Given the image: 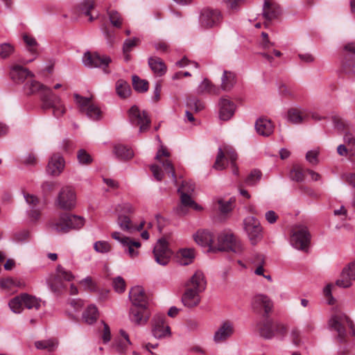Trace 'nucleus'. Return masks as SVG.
<instances>
[{"label": "nucleus", "mask_w": 355, "mask_h": 355, "mask_svg": "<svg viewBox=\"0 0 355 355\" xmlns=\"http://www.w3.org/2000/svg\"><path fill=\"white\" fill-rule=\"evenodd\" d=\"M329 326L331 330L337 332V338L340 343L345 340L346 326L352 330V336H355V327L349 318L343 313H336L331 316L329 321Z\"/></svg>", "instance_id": "nucleus-3"}, {"label": "nucleus", "mask_w": 355, "mask_h": 355, "mask_svg": "<svg viewBox=\"0 0 355 355\" xmlns=\"http://www.w3.org/2000/svg\"><path fill=\"white\" fill-rule=\"evenodd\" d=\"M234 200L232 198L229 200L218 199L217 200L218 205V209L221 214H225L230 212L233 208V203Z\"/></svg>", "instance_id": "nucleus-49"}, {"label": "nucleus", "mask_w": 355, "mask_h": 355, "mask_svg": "<svg viewBox=\"0 0 355 355\" xmlns=\"http://www.w3.org/2000/svg\"><path fill=\"white\" fill-rule=\"evenodd\" d=\"M187 106L195 112H200L205 107L204 104L195 97H189L187 99Z\"/></svg>", "instance_id": "nucleus-55"}, {"label": "nucleus", "mask_w": 355, "mask_h": 355, "mask_svg": "<svg viewBox=\"0 0 355 355\" xmlns=\"http://www.w3.org/2000/svg\"><path fill=\"white\" fill-rule=\"evenodd\" d=\"M281 14L279 5L270 0H265L263 6V16L265 19L271 21L277 19Z\"/></svg>", "instance_id": "nucleus-27"}, {"label": "nucleus", "mask_w": 355, "mask_h": 355, "mask_svg": "<svg viewBox=\"0 0 355 355\" xmlns=\"http://www.w3.org/2000/svg\"><path fill=\"white\" fill-rule=\"evenodd\" d=\"M23 300L24 307L28 309L38 310L41 306V300L29 294L23 293Z\"/></svg>", "instance_id": "nucleus-42"}, {"label": "nucleus", "mask_w": 355, "mask_h": 355, "mask_svg": "<svg viewBox=\"0 0 355 355\" xmlns=\"http://www.w3.org/2000/svg\"><path fill=\"white\" fill-rule=\"evenodd\" d=\"M221 80L222 89L224 91H230L236 83V76L231 71H224Z\"/></svg>", "instance_id": "nucleus-36"}, {"label": "nucleus", "mask_w": 355, "mask_h": 355, "mask_svg": "<svg viewBox=\"0 0 355 355\" xmlns=\"http://www.w3.org/2000/svg\"><path fill=\"white\" fill-rule=\"evenodd\" d=\"M24 284L12 277L0 279V287L3 289L11 291L15 287H24Z\"/></svg>", "instance_id": "nucleus-43"}, {"label": "nucleus", "mask_w": 355, "mask_h": 355, "mask_svg": "<svg viewBox=\"0 0 355 355\" xmlns=\"http://www.w3.org/2000/svg\"><path fill=\"white\" fill-rule=\"evenodd\" d=\"M113 239L119 242L124 249V252L132 259L137 257L139 254L141 243L125 236L119 232H113L111 234Z\"/></svg>", "instance_id": "nucleus-8"}, {"label": "nucleus", "mask_w": 355, "mask_h": 355, "mask_svg": "<svg viewBox=\"0 0 355 355\" xmlns=\"http://www.w3.org/2000/svg\"><path fill=\"white\" fill-rule=\"evenodd\" d=\"M222 21L223 15L217 9L204 8L200 11L198 22L202 28L209 29L218 27Z\"/></svg>", "instance_id": "nucleus-5"}, {"label": "nucleus", "mask_w": 355, "mask_h": 355, "mask_svg": "<svg viewBox=\"0 0 355 355\" xmlns=\"http://www.w3.org/2000/svg\"><path fill=\"white\" fill-rule=\"evenodd\" d=\"M76 197L73 189L70 187H64L60 191L56 203L64 210H71L76 206Z\"/></svg>", "instance_id": "nucleus-13"}, {"label": "nucleus", "mask_w": 355, "mask_h": 355, "mask_svg": "<svg viewBox=\"0 0 355 355\" xmlns=\"http://www.w3.org/2000/svg\"><path fill=\"white\" fill-rule=\"evenodd\" d=\"M65 162L59 153L53 154L49 158L46 171L51 176H58L64 171Z\"/></svg>", "instance_id": "nucleus-18"}, {"label": "nucleus", "mask_w": 355, "mask_h": 355, "mask_svg": "<svg viewBox=\"0 0 355 355\" xmlns=\"http://www.w3.org/2000/svg\"><path fill=\"white\" fill-rule=\"evenodd\" d=\"M129 297L132 306H147V297L142 287L137 286L132 288L129 293Z\"/></svg>", "instance_id": "nucleus-26"}, {"label": "nucleus", "mask_w": 355, "mask_h": 355, "mask_svg": "<svg viewBox=\"0 0 355 355\" xmlns=\"http://www.w3.org/2000/svg\"><path fill=\"white\" fill-rule=\"evenodd\" d=\"M10 78L17 83H23L28 77H33V73L20 65L12 66L10 71Z\"/></svg>", "instance_id": "nucleus-25"}, {"label": "nucleus", "mask_w": 355, "mask_h": 355, "mask_svg": "<svg viewBox=\"0 0 355 355\" xmlns=\"http://www.w3.org/2000/svg\"><path fill=\"white\" fill-rule=\"evenodd\" d=\"M111 24L116 28H121L123 24V18L119 12L114 10H107Z\"/></svg>", "instance_id": "nucleus-51"}, {"label": "nucleus", "mask_w": 355, "mask_h": 355, "mask_svg": "<svg viewBox=\"0 0 355 355\" xmlns=\"http://www.w3.org/2000/svg\"><path fill=\"white\" fill-rule=\"evenodd\" d=\"M113 286L118 293H123L125 290V282L123 278L119 276L113 279Z\"/></svg>", "instance_id": "nucleus-62"}, {"label": "nucleus", "mask_w": 355, "mask_h": 355, "mask_svg": "<svg viewBox=\"0 0 355 355\" xmlns=\"http://www.w3.org/2000/svg\"><path fill=\"white\" fill-rule=\"evenodd\" d=\"M23 40L26 44L29 47V51H31L32 53H35L36 52L35 47L37 45L35 39L31 36L25 34L23 36Z\"/></svg>", "instance_id": "nucleus-63"}, {"label": "nucleus", "mask_w": 355, "mask_h": 355, "mask_svg": "<svg viewBox=\"0 0 355 355\" xmlns=\"http://www.w3.org/2000/svg\"><path fill=\"white\" fill-rule=\"evenodd\" d=\"M76 103L78 105L80 111L85 113L89 119L98 121L102 118L100 108L92 103V98L83 97L78 94L73 95Z\"/></svg>", "instance_id": "nucleus-7"}, {"label": "nucleus", "mask_w": 355, "mask_h": 355, "mask_svg": "<svg viewBox=\"0 0 355 355\" xmlns=\"http://www.w3.org/2000/svg\"><path fill=\"white\" fill-rule=\"evenodd\" d=\"M309 112L297 107L290 108L287 112V120L293 124H300L309 117Z\"/></svg>", "instance_id": "nucleus-29"}, {"label": "nucleus", "mask_w": 355, "mask_h": 355, "mask_svg": "<svg viewBox=\"0 0 355 355\" xmlns=\"http://www.w3.org/2000/svg\"><path fill=\"white\" fill-rule=\"evenodd\" d=\"M254 329L265 339H272L276 335L284 336L286 333V328L283 324L273 321L268 315L263 316L257 321L254 324Z\"/></svg>", "instance_id": "nucleus-2"}, {"label": "nucleus", "mask_w": 355, "mask_h": 355, "mask_svg": "<svg viewBox=\"0 0 355 355\" xmlns=\"http://www.w3.org/2000/svg\"><path fill=\"white\" fill-rule=\"evenodd\" d=\"M117 224L121 230L125 232L132 233L135 230V225L132 223L130 218L125 215L119 216Z\"/></svg>", "instance_id": "nucleus-39"}, {"label": "nucleus", "mask_w": 355, "mask_h": 355, "mask_svg": "<svg viewBox=\"0 0 355 355\" xmlns=\"http://www.w3.org/2000/svg\"><path fill=\"white\" fill-rule=\"evenodd\" d=\"M10 309L15 313H20L24 309L23 293L13 297L9 302Z\"/></svg>", "instance_id": "nucleus-47"}, {"label": "nucleus", "mask_w": 355, "mask_h": 355, "mask_svg": "<svg viewBox=\"0 0 355 355\" xmlns=\"http://www.w3.org/2000/svg\"><path fill=\"white\" fill-rule=\"evenodd\" d=\"M196 242L202 246H209L210 250L213 251L214 236L207 230L198 231L194 235Z\"/></svg>", "instance_id": "nucleus-31"}, {"label": "nucleus", "mask_w": 355, "mask_h": 355, "mask_svg": "<svg viewBox=\"0 0 355 355\" xmlns=\"http://www.w3.org/2000/svg\"><path fill=\"white\" fill-rule=\"evenodd\" d=\"M216 251H232L235 253H241L243 251V246L233 234L223 232L218 234L217 244L213 248V252Z\"/></svg>", "instance_id": "nucleus-4"}, {"label": "nucleus", "mask_w": 355, "mask_h": 355, "mask_svg": "<svg viewBox=\"0 0 355 355\" xmlns=\"http://www.w3.org/2000/svg\"><path fill=\"white\" fill-rule=\"evenodd\" d=\"M200 292L191 289L190 287H185V291L182 296V302L188 308H193L198 306L200 302Z\"/></svg>", "instance_id": "nucleus-24"}, {"label": "nucleus", "mask_w": 355, "mask_h": 355, "mask_svg": "<svg viewBox=\"0 0 355 355\" xmlns=\"http://www.w3.org/2000/svg\"><path fill=\"white\" fill-rule=\"evenodd\" d=\"M94 250L100 253H107L111 250V245L107 241H96L94 245Z\"/></svg>", "instance_id": "nucleus-60"}, {"label": "nucleus", "mask_w": 355, "mask_h": 355, "mask_svg": "<svg viewBox=\"0 0 355 355\" xmlns=\"http://www.w3.org/2000/svg\"><path fill=\"white\" fill-rule=\"evenodd\" d=\"M172 251L165 239H160L157 241L153 249V254L155 261L161 265L166 266L168 263L172 256Z\"/></svg>", "instance_id": "nucleus-14"}, {"label": "nucleus", "mask_w": 355, "mask_h": 355, "mask_svg": "<svg viewBox=\"0 0 355 355\" xmlns=\"http://www.w3.org/2000/svg\"><path fill=\"white\" fill-rule=\"evenodd\" d=\"M252 307L259 312L263 311V316H267L272 311L273 303L269 297L259 294L252 299Z\"/></svg>", "instance_id": "nucleus-16"}, {"label": "nucleus", "mask_w": 355, "mask_h": 355, "mask_svg": "<svg viewBox=\"0 0 355 355\" xmlns=\"http://www.w3.org/2000/svg\"><path fill=\"white\" fill-rule=\"evenodd\" d=\"M170 156V153L164 146H161V148L157 151L155 159L157 160L164 167L165 171L170 173L173 181L177 182L175 169L171 162L168 159Z\"/></svg>", "instance_id": "nucleus-20"}, {"label": "nucleus", "mask_w": 355, "mask_h": 355, "mask_svg": "<svg viewBox=\"0 0 355 355\" xmlns=\"http://www.w3.org/2000/svg\"><path fill=\"white\" fill-rule=\"evenodd\" d=\"M207 286V281L202 272L197 270L191 278L185 283V287H190L198 292H203Z\"/></svg>", "instance_id": "nucleus-22"}, {"label": "nucleus", "mask_w": 355, "mask_h": 355, "mask_svg": "<svg viewBox=\"0 0 355 355\" xmlns=\"http://www.w3.org/2000/svg\"><path fill=\"white\" fill-rule=\"evenodd\" d=\"M179 263L182 266H187L193 262L194 252L192 249H181L177 254Z\"/></svg>", "instance_id": "nucleus-35"}, {"label": "nucleus", "mask_w": 355, "mask_h": 355, "mask_svg": "<svg viewBox=\"0 0 355 355\" xmlns=\"http://www.w3.org/2000/svg\"><path fill=\"white\" fill-rule=\"evenodd\" d=\"M178 192L180 193L181 203L183 206L191 207L195 210L202 209V207L192 200L189 194L182 191V189H178Z\"/></svg>", "instance_id": "nucleus-45"}, {"label": "nucleus", "mask_w": 355, "mask_h": 355, "mask_svg": "<svg viewBox=\"0 0 355 355\" xmlns=\"http://www.w3.org/2000/svg\"><path fill=\"white\" fill-rule=\"evenodd\" d=\"M83 62L87 67H101L105 73H109L106 68L111 62V58L105 55H101L96 52L87 51L83 55Z\"/></svg>", "instance_id": "nucleus-11"}, {"label": "nucleus", "mask_w": 355, "mask_h": 355, "mask_svg": "<svg viewBox=\"0 0 355 355\" xmlns=\"http://www.w3.org/2000/svg\"><path fill=\"white\" fill-rule=\"evenodd\" d=\"M255 130L261 136L268 137L274 130V125L272 121L264 117L258 119L255 122Z\"/></svg>", "instance_id": "nucleus-28"}, {"label": "nucleus", "mask_w": 355, "mask_h": 355, "mask_svg": "<svg viewBox=\"0 0 355 355\" xmlns=\"http://www.w3.org/2000/svg\"><path fill=\"white\" fill-rule=\"evenodd\" d=\"M128 115L131 124L139 126L140 132H144L148 130L150 119L146 111L140 110L137 105H132L128 110Z\"/></svg>", "instance_id": "nucleus-9"}, {"label": "nucleus", "mask_w": 355, "mask_h": 355, "mask_svg": "<svg viewBox=\"0 0 355 355\" xmlns=\"http://www.w3.org/2000/svg\"><path fill=\"white\" fill-rule=\"evenodd\" d=\"M219 118L223 121L230 119L234 114L236 106L229 98L223 97L218 103Z\"/></svg>", "instance_id": "nucleus-21"}, {"label": "nucleus", "mask_w": 355, "mask_h": 355, "mask_svg": "<svg viewBox=\"0 0 355 355\" xmlns=\"http://www.w3.org/2000/svg\"><path fill=\"white\" fill-rule=\"evenodd\" d=\"M199 93H213L216 94L217 89L214 85L207 79H205L198 86Z\"/></svg>", "instance_id": "nucleus-54"}, {"label": "nucleus", "mask_w": 355, "mask_h": 355, "mask_svg": "<svg viewBox=\"0 0 355 355\" xmlns=\"http://www.w3.org/2000/svg\"><path fill=\"white\" fill-rule=\"evenodd\" d=\"M237 154L231 146H225L223 148H219L214 168L216 170H223L226 167L225 161L230 160L234 174L237 175L239 169L235 164Z\"/></svg>", "instance_id": "nucleus-6"}, {"label": "nucleus", "mask_w": 355, "mask_h": 355, "mask_svg": "<svg viewBox=\"0 0 355 355\" xmlns=\"http://www.w3.org/2000/svg\"><path fill=\"white\" fill-rule=\"evenodd\" d=\"M234 332V325L229 321L224 322L214 335L216 343H223L230 338Z\"/></svg>", "instance_id": "nucleus-23"}, {"label": "nucleus", "mask_w": 355, "mask_h": 355, "mask_svg": "<svg viewBox=\"0 0 355 355\" xmlns=\"http://www.w3.org/2000/svg\"><path fill=\"white\" fill-rule=\"evenodd\" d=\"M311 234L306 227H299L291 237V245L297 250L306 251L310 243Z\"/></svg>", "instance_id": "nucleus-12"}, {"label": "nucleus", "mask_w": 355, "mask_h": 355, "mask_svg": "<svg viewBox=\"0 0 355 355\" xmlns=\"http://www.w3.org/2000/svg\"><path fill=\"white\" fill-rule=\"evenodd\" d=\"M14 51V46L10 43H3L0 45V57L1 58H7Z\"/></svg>", "instance_id": "nucleus-59"}, {"label": "nucleus", "mask_w": 355, "mask_h": 355, "mask_svg": "<svg viewBox=\"0 0 355 355\" xmlns=\"http://www.w3.org/2000/svg\"><path fill=\"white\" fill-rule=\"evenodd\" d=\"M94 0H84L78 5V11L80 14L89 17V21H92L94 18L90 15L92 10L94 8Z\"/></svg>", "instance_id": "nucleus-44"}, {"label": "nucleus", "mask_w": 355, "mask_h": 355, "mask_svg": "<svg viewBox=\"0 0 355 355\" xmlns=\"http://www.w3.org/2000/svg\"><path fill=\"white\" fill-rule=\"evenodd\" d=\"M152 332L156 338H162L171 334L169 326L165 324L164 315H155L153 319Z\"/></svg>", "instance_id": "nucleus-17"}, {"label": "nucleus", "mask_w": 355, "mask_h": 355, "mask_svg": "<svg viewBox=\"0 0 355 355\" xmlns=\"http://www.w3.org/2000/svg\"><path fill=\"white\" fill-rule=\"evenodd\" d=\"M132 86L135 91L139 93H144L148 89V82L146 80L141 79L138 76L134 75L132 77Z\"/></svg>", "instance_id": "nucleus-46"}, {"label": "nucleus", "mask_w": 355, "mask_h": 355, "mask_svg": "<svg viewBox=\"0 0 355 355\" xmlns=\"http://www.w3.org/2000/svg\"><path fill=\"white\" fill-rule=\"evenodd\" d=\"M77 159L80 164L84 165L90 164L93 162L92 156L85 149L78 151Z\"/></svg>", "instance_id": "nucleus-56"}, {"label": "nucleus", "mask_w": 355, "mask_h": 355, "mask_svg": "<svg viewBox=\"0 0 355 355\" xmlns=\"http://www.w3.org/2000/svg\"><path fill=\"white\" fill-rule=\"evenodd\" d=\"M148 64L153 73L157 76H162L166 72V65L160 58L150 57L148 59Z\"/></svg>", "instance_id": "nucleus-32"}, {"label": "nucleus", "mask_w": 355, "mask_h": 355, "mask_svg": "<svg viewBox=\"0 0 355 355\" xmlns=\"http://www.w3.org/2000/svg\"><path fill=\"white\" fill-rule=\"evenodd\" d=\"M139 39L137 37L127 39L124 41L123 52H130L132 49L138 45Z\"/></svg>", "instance_id": "nucleus-61"}, {"label": "nucleus", "mask_w": 355, "mask_h": 355, "mask_svg": "<svg viewBox=\"0 0 355 355\" xmlns=\"http://www.w3.org/2000/svg\"><path fill=\"white\" fill-rule=\"evenodd\" d=\"M261 176L262 173L261 171L258 169H254L247 176L245 182L248 186H254L260 181Z\"/></svg>", "instance_id": "nucleus-48"}, {"label": "nucleus", "mask_w": 355, "mask_h": 355, "mask_svg": "<svg viewBox=\"0 0 355 355\" xmlns=\"http://www.w3.org/2000/svg\"><path fill=\"white\" fill-rule=\"evenodd\" d=\"M115 87L117 95L121 98H125L131 94L130 85L124 80H117Z\"/></svg>", "instance_id": "nucleus-40"}, {"label": "nucleus", "mask_w": 355, "mask_h": 355, "mask_svg": "<svg viewBox=\"0 0 355 355\" xmlns=\"http://www.w3.org/2000/svg\"><path fill=\"white\" fill-rule=\"evenodd\" d=\"M64 214L67 218V224L69 226V232L71 230H79L83 227L85 224L84 218L71 214L64 213Z\"/></svg>", "instance_id": "nucleus-34"}, {"label": "nucleus", "mask_w": 355, "mask_h": 355, "mask_svg": "<svg viewBox=\"0 0 355 355\" xmlns=\"http://www.w3.org/2000/svg\"><path fill=\"white\" fill-rule=\"evenodd\" d=\"M150 312L146 306H132L130 311V320L137 325L146 324L149 319Z\"/></svg>", "instance_id": "nucleus-19"}, {"label": "nucleus", "mask_w": 355, "mask_h": 355, "mask_svg": "<svg viewBox=\"0 0 355 355\" xmlns=\"http://www.w3.org/2000/svg\"><path fill=\"white\" fill-rule=\"evenodd\" d=\"M24 89L29 95L38 93L42 101V108L45 110L53 109V114L55 117L59 118L65 113L66 109L61 98L55 95L52 89L32 80L24 85Z\"/></svg>", "instance_id": "nucleus-1"}, {"label": "nucleus", "mask_w": 355, "mask_h": 355, "mask_svg": "<svg viewBox=\"0 0 355 355\" xmlns=\"http://www.w3.org/2000/svg\"><path fill=\"white\" fill-rule=\"evenodd\" d=\"M98 317V311L96 306L89 305L83 313V320L88 324H94Z\"/></svg>", "instance_id": "nucleus-37"}, {"label": "nucleus", "mask_w": 355, "mask_h": 355, "mask_svg": "<svg viewBox=\"0 0 355 355\" xmlns=\"http://www.w3.org/2000/svg\"><path fill=\"white\" fill-rule=\"evenodd\" d=\"M120 333L124 340H116L115 347L119 353H123L127 347L131 344V343L129 340V337L127 333H125L123 330H121Z\"/></svg>", "instance_id": "nucleus-50"}, {"label": "nucleus", "mask_w": 355, "mask_h": 355, "mask_svg": "<svg viewBox=\"0 0 355 355\" xmlns=\"http://www.w3.org/2000/svg\"><path fill=\"white\" fill-rule=\"evenodd\" d=\"M355 281V261L348 263L342 270L340 278L336 282V284L341 288H349Z\"/></svg>", "instance_id": "nucleus-15"}, {"label": "nucleus", "mask_w": 355, "mask_h": 355, "mask_svg": "<svg viewBox=\"0 0 355 355\" xmlns=\"http://www.w3.org/2000/svg\"><path fill=\"white\" fill-rule=\"evenodd\" d=\"M29 232L28 230H23L14 234L13 240L16 242H24L29 238Z\"/></svg>", "instance_id": "nucleus-64"}, {"label": "nucleus", "mask_w": 355, "mask_h": 355, "mask_svg": "<svg viewBox=\"0 0 355 355\" xmlns=\"http://www.w3.org/2000/svg\"><path fill=\"white\" fill-rule=\"evenodd\" d=\"M55 275L62 279L71 282L74 279V276L71 271L66 270L61 265H58L55 270Z\"/></svg>", "instance_id": "nucleus-53"}, {"label": "nucleus", "mask_w": 355, "mask_h": 355, "mask_svg": "<svg viewBox=\"0 0 355 355\" xmlns=\"http://www.w3.org/2000/svg\"><path fill=\"white\" fill-rule=\"evenodd\" d=\"M332 121L335 128H336L338 131L343 132V133L346 132L347 129L352 128V127L347 122H345L338 116H332Z\"/></svg>", "instance_id": "nucleus-52"}, {"label": "nucleus", "mask_w": 355, "mask_h": 355, "mask_svg": "<svg viewBox=\"0 0 355 355\" xmlns=\"http://www.w3.org/2000/svg\"><path fill=\"white\" fill-rule=\"evenodd\" d=\"M114 153L118 158L123 160L130 159L134 156L133 151L131 148L121 144L114 146Z\"/></svg>", "instance_id": "nucleus-38"}, {"label": "nucleus", "mask_w": 355, "mask_h": 355, "mask_svg": "<svg viewBox=\"0 0 355 355\" xmlns=\"http://www.w3.org/2000/svg\"><path fill=\"white\" fill-rule=\"evenodd\" d=\"M243 226L250 243L256 245L262 239V227L260 222L254 216H248L243 220Z\"/></svg>", "instance_id": "nucleus-10"}, {"label": "nucleus", "mask_w": 355, "mask_h": 355, "mask_svg": "<svg viewBox=\"0 0 355 355\" xmlns=\"http://www.w3.org/2000/svg\"><path fill=\"white\" fill-rule=\"evenodd\" d=\"M24 197L26 203L29 205L30 209L39 207L40 201L36 196L24 193Z\"/></svg>", "instance_id": "nucleus-57"}, {"label": "nucleus", "mask_w": 355, "mask_h": 355, "mask_svg": "<svg viewBox=\"0 0 355 355\" xmlns=\"http://www.w3.org/2000/svg\"><path fill=\"white\" fill-rule=\"evenodd\" d=\"M58 341L55 339L37 340L35 342V346L38 349H46L49 352H53L58 347Z\"/></svg>", "instance_id": "nucleus-41"}, {"label": "nucleus", "mask_w": 355, "mask_h": 355, "mask_svg": "<svg viewBox=\"0 0 355 355\" xmlns=\"http://www.w3.org/2000/svg\"><path fill=\"white\" fill-rule=\"evenodd\" d=\"M47 284L52 292L60 294L65 289V284L62 279L55 274L47 279Z\"/></svg>", "instance_id": "nucleus-33"}, {"label": "nucleus", "mask_w": 355, "mask_h": 355, "mask_svg": "<svg viewBox=\"0 0 355 355\" xmlns=\"http://www.w3.org/2000/svg\"><path fill=\"white\" fill-rule=\"evenodd\" d=\"M343 140L345 145L349 148L355 146V137L352 132V130L347 129L346 132L343 133Z\"/></svg>", "instance_id": "nucleus-58"}, {"label": "nucleus", "mask_w": 355, "mask_h": 355, "mask_svg": "<svg viewBox=\"0 0 355 355\" xmlns=\"http://www.w3.org/2000/svg\"><path fill=\"white\" fill-rule=\"evenodd\" d=\"M65 214H62L58 218L53 219L49 223V227L51 231L57 233H67L69 232V226L67 224Z\"/></svg>", "instance_id": "nucleus-30"}]
</instances>
